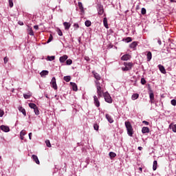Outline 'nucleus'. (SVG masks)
<instances>
[{
    "label": "nucleus",
    "instance_id": "e433bc0d",
    "mask_svg": "<svg viewBox=\"0 0 176 176\" xmlns=\"http://www.w3.org/2000/svg\"><path fill=\"white\" fill-rule=\"evenodd\" d=\"M52 41H53V36L50 35L49 37V39L47 41V43H50V42H52Z\"/></svg>",
    "mask_w": 176,
    "mask_h": 176
},
{
    "label": "nucleus",
    "instance_id": "bb28decb",
    "mask_svg": "<svg viewBox=\"0 0 176 176\" xmlns=\"http://www.w3.org/2000/svg\"><path fill=\"white\" fill-rule=\"evenodd\" d=\"M63 80L66 82H69L71 80V76H65L63 77Z\"/></svg>",
    "mask_w": 176,
    "mask_h": 176
},
{
    "label": "nucleus",
    "instance_id": "f03ea898",
    "mask_svg": "<svg viewBox=\"0 0 176 176\" xmlns=\"http://www.w3.org/2000/svg\"><path fill=\"white\" fill-rule=\"evenodd\" d=\"M125 127L126 129L127 134L129 137H133V134H134V131L133 129V126H131V123L129 121L125 122Z\"/></svg>",
    "mask_w": 176,
    "mask_h": 176
},
{
    "label": "nucleus",
    "instance_id": "393cba45",
    "mask_svg": "<svg viewBox=\"0 0 176 176\" xmlns=\"http://www.w3.org/2000/svg\"><path fill=\"white\" fill-rule=\"evenodd\" d=\"M140 97V95L138 94H133L131 96V99L133 101H135V100H137Z\"/></svg>",
    "mask_w": 176,
    "mask_h": 176
},
{
    "label": "nucleus",
    "instance_id": "423d86ee",
    "mask_svg": "<svg viewBox=\"0 0 176 176\" xmlns=\"http://www.w3.org/2000/svg\"><path fill=\"white\" fill-rule=\"evenodd\" d=\"M133 63L129 62L127 64V67H122V71H130L133 68Z\"/></svg>",
    "mask_w": 176,
    "mask_h": 176
},
{
    "label": "nucleus",
    "instance_id": "4468645a",
    "mask_svg": "<svg viewBox=\"0 0 176 176\" xmlns=\"http://www.w3.org/2000/svg\"><path fill=\"white\" fill-rule=\"evenodd\" d=\"M78 8L81 13L83 14L85 13V8H83V4H82V2H78Z\"/></svg>",
    "mask_w": 176,
    "mask_h": 176
},
{
    "label": "nucleus",
    "instance_id": "f704fd0d",
    "mask_svg": "<svg viewBox=\"0 0 176 176\" xmlns=\"http://www.w3.org/2000/svg\"><path fill=\"white\" fill-rule=\"evenodd\" d=\"M72 64V60L71 59H67L66 60V65H71Z\"/></svg>",
    "mask_w": 176,
    "mask_h": 176
},
{
    "label": "nucleus",
    "instance_id": "13d9d810",
    "mask_svg": "<svg viewBox=\"0 0 176 176\" xmlns=\"http://www.w3.org/2000/svg\"><path fill=\"white\" fill-rule=\"evenodd\" d=\"M138 149L139 151H142V146H139V147L138 148Z\"/></svg>",
    "mask_w": 176,
    "mask_h": 176
},
{
    "label": "nucleus",
    "instance_id": "6e6d98bb",
    "mask_svg": "<svg viewBox=\"0 0 176 176\" xmlns=\"http://www.w3.org/2000/svg\"><path fill=\"white\" fill-rule=\"evenodd\" d=\"M139 170H140V174H141V173H142V168L140 167V168H139Z\"/></svg>",
    "mask_w": 176,
    "mask_h": 176
},
{
    "label": "nucleus",
    "instance_id": "bf43d9fd",
    "mask_svg": "<svg viewBox=\"0 0 176 176\" xmlns=\"http://www.w3.org/2000/svg\"><path fill=\"white\" fill-rule=\"evenodd\" d=\"M85 60H86L87 61H89V60H90V58H89V57H85Z\"/></svg>",
    "mask_w": 176,
    "mask_h": 176
},
{
    "label": "nucleus",
    "instance_id": "c03bdc74",
    "mask_svg": "<svg viewBox=\"0 0 176 176\" xmlns=\"http://www.w3.org/2000/svg\"><path fill=\"white\" fill-rule=\"evenodd\" d=\"M141 83L142 85H145V83H146V80H145V78H141Z\"/></svg>",
    "mask_w": 176,
    "mask_h": 176
},
{
    "label": "nucleus",
    "instance_id": "a19ab883",
    "mask_svg": "<svg viewBox=\"0 0 176 176\" xmlns=\"http://www.w3.org/2000/svg\"><path fill=\"white\" fill-rule=\"evenodd\" d=\"M57 32H58V35H59V36H63V32L61 31V30L58 29Z\"/></svg>",
    "mask_w": 176,
    "mask_h": 176
},
{
    "label": "nucleus",
    "instance_id": "1a4fd4ad",
    "mask_svg": "<svg viewBox=\"0 0 176 176\" xmlns=\"http://www.w3.org/2000/svg\"><path fill=\"white\" fill-rule=\"evenodd\" d=\"M0 129L5 133H9V131H10V129L9 128V126L5 125H1L0 126Z\"/></svg>",
    "mask_w": 176,
    "mask_h": 176
},
{
    "label": "nucleus",
    "instance_id": "c9c22d12",
    "mask_svg": "<svg viewBox=\"0 0 176 176\" xmlns=\"http://www.w3.org/2000/svg\"><path fill=\"white\" fill-rule=\"evenodd\" d=\"M142 14H146V9L145 8H142L141 10Z\"/></svg>",
    "mask_w": 176,
    "mask_h": 176
},
{
    "label": "nucleus",
    "instance_id": "603ef678",
    "mask_svg": "<svg viewBox=\"0 0 176 176\" xmlns=\"http://www.w3.org/2000/svg\"><path fill=\"white\" fill-rule=\"evenodd\" d=\"M157 43L158 45H162V40H160L159 38H157Z\"/></svg>",
    "mask_w": 176,
    "mask_h": 176
},
{
    "label": "nucleus",
    "instance_id": "052dcab7",
    "mask_svg": "<svg viewBox=\"0 0 176 176\" xmlns=\"http://www.w3.org/2000/svg\"><path fill=\"white\" fill-rule=\"evenodd\" d=\"M21 140H24V136L21 135Z\"/></svg>",
    "mask_w": 176,
    "mask_h": 176
},
{
    "label": "nucleus",
    "instance_id": "9d476101",
    "mask_svg": "<svg viewBox=\"0 0 176 176\" xmlns=\"http://www.w3.org/2000/svg\"><path fill=\"white\" fill-rule=\"evenodd\" d=\"M146 58H147V61H151V60H152V52H151V51H147L146 52Z\"/></svg>",
    "mask_w": 176,
    "mask_h": 176
},
{
    "label": "nucleus",
    "instance_id": "7c9ffc66",
    "mask_svg": "<svg viewBox=\"0 0 176 176\" xmlns=\"http://www.w3.org/2000/svg\"><path fill=\"white\" fill-rule=\"evenodd\" d=\"M33 109L35 115H39L40 112H39V109H38V106Z\"/></svg>",
    "mask_w": 176,
    "mask_h": 176
},
{
    "label": "nucleus",
    "instance_id": "aec40b11",
    "mask_svg": "<svg viewBox=\"0 0 176 176\" xmlns=\"http://www.w3.org/2000/svg\"><path fill=\"white\" fill-rule=\"evenodd\" d=\"M142 133L143 134H146V133H149V128L148 126H144L142 129Z\"/></svg>",
    "mask_w": 176,
    "mask_h": 176
},
{
    "label": "nucleus",
    "instance_id": "c85d7f7f",
    "mask_svg": "<svg viewBox=\"0 0 176 176\" xmlns=\"http://www.w3.org/2000/svg\"><path fill=\"white\" fill-rule=\"evenodd\" d=\"M109 157H111V159L113 158V157H116V153H115L114 152H110L109 153Z\"/></svg>",
    "mask_w": 176,
    "mask_h": 176
},
{
    "label": "nucleus",
    "instance_id": "de8ad7c7",
    "mask_svg": "<svg viewBox=\"0 0 176 176\" xmlns=\"http://www.w3.org/2000/svg\"><path fill=\"white\" fill-rule=\"evenodd\" d=\"M143 124H145L146 126H149V122L148 121L144 120L142 121Z\"/></svg>",
    "mask_w": 176,
    "mask_h": 176
},
{
    "label": "nucleus",
    "instance_id": "0eeeda50",
    "mask_svg": "<svg viewBox=\"0 0 176 176\" xmlns=\"http://www.w3.org/2000/svg\"><path fill=\"white\" fill-rule=\"evenodd\" d=\"M92 74L95 78V79H96V82H98V80H100V79H101V76H100V74H98V73L96 72H92ZM96 86H97V82L96 83Z\"/></svg>",
    "mask_w": 176,
    "mask_h": 176
},
{
    "label": "nucleus",
    "instance_id": "f8f14e48",
    "mask_svg": "<svg viewBox=\"0 0 176 176\" xmlns=\"http://www.w3.org/2000/svg\"><path fill=\"white\" fill-rule=\"evenodd\" d=\"M158 68L162 74H166V69L162 65H158Z\"/></svg>",
    "mask_w": 176,
    "mask_h": 176
},
{
    "label": "nucleus",
    "instance_id": "09e8293b",
    "mask_svg": "<svg viewBox=\"0 0 176 176\" xmlns=\"http://www.w3.org/2000/svg\"><path fill=\"white\" fill-rule=\"evenodd\" d=\"M29 34L31 35V36H34V31H32V30H30Z\"/></svg>",
    "mask_w": 176,
    "mask_h": 176
},
{
    "label": "nucleus",
    "instance_id": "9b49d317",
    "mask_svg": "<svg viewBox=\"0 0 176 176\" xmlns=\"http://www.w3.org/2000/svg\"><path fill=\"white\" fill-rule=\"evenodd\" d=\"M67 60H68V56L67 55H63V56H60L59 58V61L61 63H64L65 61H67Z\"/></svg>",
    "mask_w": 176,
    "mask_h": 176
},
{
    "label": "nucleus",
    "instance_id": "72a5a7b5",
    "mask_svg": "<svg viewBox=\"0 0 176 176\" xmlns=\"http://www.w3.org/2000/svg\"><path fill=\"white\" fill-rule=\"evenodd\" d=\"M54 58H56V56H47V59L49 61H53V60H54Z\"/></svg>",
    "mask_w": 176,
    "mask_h": 176
},
{
    "label": "nucleus",
    "instance_id": "dca6fc26",
    "mask_svg": "<svg viewBox=\"0 0 176 176\" xmlns=\"http://www.w3.org/2000/svg\"><path fill=\"white\" fill-rule=\"evenodd\" d=\"M70 85L72 87L74 91H78V85L76 83L71 82Z\"/></svg>",
    "mask_w": 176,
    "mask_h": 176
},
{
    "label": "nucleus",
    "instance_id": "680f3d73",
    "mask_svg": "<svg viewBox=\"0 0 176 176\" xmlns=\"http://www.w3.org/2000/svg\"><path fill=\"white\" fill-rule=\"evenodd\" d=\"M150 102H151V104H153V100H150Z\"/></svg>",
    "mask_w": 176,
    "mask_h": 176
},
{
    "label": "nucleus",
    "instance_id": "7ed1b4c3",
    "mask_svg": "<svg viewBox=\"0 0 176 176\" xmlns=\"http://www.w3.org/2000/svg\"><path fill=\"white\" fill-rule=\"evenodd\" d=\"M96 9L98 10V14L99 16H102V14H104V6L101 5V3H97Z\"/></svg>",
    "mask_w": 176,
    "mask_h": 176
},
{
    "label": "nucleus",
    "instance_id": "864d4df0",
    "mask_svg": "<svg viewBox=\"0 0 176 176\" xmlns=\"http://www.w3.org/2000/svg\"><path fill=\"white\" fill-rule=\"evenodd\" d=\"M32 133H29V140H32Z\"/></svg>",
    "mask_w": 176,
    "mask_h": 176
},
{
    "label": "nucleus",
    "instance_id": "c756f323",
    "mask_svg": "<svg viewBox=\"0 0 176 176\" xmlns=\"http://www.w3.org/2000/svg\"><path fill=\"white\" fill-rule=\"evenodd\" d=\"M149 97L151 101H153L155 100V95L153 94V92L149 94Z\"/></svg>",
    "mask_w": 176,
    "mask_h": 176
},
{
    "label": "nucleus",
    "instance_id": "49530a36",
    "mask_svg": "<svg viewBox=\"0 0 176 176\" xmlns=\"http://www.w3.org/2000/svg\"><path fill=\"white\" fill-rule=\"evenodd\" d=\"M126 41V43H129V42H131V41L133 40L131 39V37H127Z\"/></svg>",
    "mask_w": 176,
    "mask_h": 176
},
{
    "label": "nucleus",
    "instance_id": "39448f33",
    "mask_svg": "<svg viewBox=\"0 0 176 176\" xmlns=\"http://www.w3.org/2000/svg\"><path fill=\"white\" fill-rule=\"evenodd\" d=\"M94 104L96 107V108H100V100H98V98L97 96H94Z\"/></svg>",
    "mask_w": 176,
    "mask_h": 176
},
{
    "label": "nucleus",
    "instance_id": "2f4dec72",
    "mask_svg": "<svg viewBox=\"0 0 176 176\" xmlns=\"http://www.w3.org/2000/svg\"><path fill=\"white\" fill-rule=\"evenodd\" d=\"M45 144L48 148H52V144H50V140H45Z\"/></svg>",
    "mask_w": 176,
    "mask_h": 176
},
{
    "label": "nucleus",
    "instance_id": "ddd939ff",
    "mask_svg": "<svg viewBox=\"0 0 176 176\" xmlns=\"http://www.w3.org/2000/svg\"><path fill=\"white\" fill-rule=\"evenodd\" d=\"M106 119L108 120L109 123H113V118L109 114H106L105 115Z\"/></svg>",
    "mask_w": 176,
    "mask_h": 176
},
{
    "label": "nucleus",
    "instance_id": "4c0bfd02",
    "mask_svg": "<svg viewBox=\"0 0 176 176\" xmlns=\"http://www.w3.org/2000/svg\"><path fill=\"white\" fill-rule=\"evenodd\" d=\"M170 104L171 105H173V107H176V100L175 99L172 100Z\"/></svg>",
    "mask_w": 176,
    "mask_h": 176
},
{
    "label": "nucleus",
    "instance_id": "5fc2aeb1",
    "mask_svg": "<svg viewBox=\"0 0 176 176\" xmlns=\"http://www.w3.org/2000/svg\"><path fill=\"white\" fill-rule=\"evenodd\" d=\"M34 30H39V26L36 25L34 26Z\"/></svg>",
    "mask_w": 176,
    "mask_h": 176
},
{
    "label": "nucleus",
    "instance_id": "473e14b6",
    "mask_svg": "<svg viewBox=\"0 0 176 176\" xmlns=\"http://www.w3.org/2000/svg\"><path fill=\"white\" fill-rule=\"evenodd\" d=\"M85 24L86 27H90V25H91V21H86L85 22Z\"/></svg>",
    "mask_w": 176,
    "mask_h": 176
},
{
    "label": "nucleus",
    "instance_id": "6e6552de",
    "mask_svg": "<svg viewBox=\"0 0 176 176\" xmlns=\"http://www.w3.org/2000/svg\"><path fill=\"white\" fill-rule=\"evenodd\" d=\"M130 58H131V56L129 54H124V56H122L121 57V60L122 61H129V60H130Z\"/></svg>",
    "mask_w": 176,
    "mask_h": 176
},
{
    "label": "nucleus",
    "instance_id": "8fccbe9b",
    "mask_svg": "<svg viewBox=\"0 0 176 176\" xmlns=\"http://www.w3.org/2000/svg\"><path fill=\"white\" fill-rule=\"evenodd\" d=\"M74 27H75V28H76V30H78V28H79V24H78V23H74Z\"/></svg>",
    "mask_w": 176,
    "mask_h": 176
},
{
    "label": "nucleus",
    "instance_id": "f257e3e1",
    "mask_svg": "<svg viewBox=\"0 0 176 176\" xmlns=\"http://www.w3.org/2000/svg\"><path fill=\"white\" fill-rule=\"evenodd\" d=\"M96 88L98 98H101V97H102L103 96L106 102H108L109 104H112V98L111 97V95H109L108 92L104 93L100 82H96Z\"/></svg>",
    "mask_w": 176,
    "mask_h": 176
},
{
    "label": "nucleus",
    "instance_id": "69168bd1",
    "mask_svg": "<svg viewBox=\"0 0 176 176\" xmlns=\"http://www.w3.org/2000/svg\"><path fill=\"white\" fill-rule=\"evenodd\" d=\"M0 159H1V157H0Z\"/></svg>",
    "mask_w": 176,
    "mask_h": 176
},
{
    "label": "nucleus",
    "instance_id": "4d7b16f0",
    "mask_svg": "<svg viewBox=\"0 0 176 176\" xmlns=\"http://www.w3.org/2000/svg\"><path fill=\"white\" fill-rule=\"evenodd\" d=\"M128 64H129V63H124V67H127V65H128Z\"/></svg>",
    "mask_w": 176,
    "mask_h": 176
},
{
    "label": "nucleus",
    "instance_id": "cd10ccee",
    "mask_svg": "<svg viewBox=\"0 0 176 176\" xmlns=\"http://www.w3.org/2000/svg\"><path fill=\"white\" fill-rule=\"evenodd\" d=\"M29 107L30 108H31L32 109H35V108L37 107L36 104H35V103H29Z\"/></svg>",
    "mask_w": 176,
    "mask_h": 176
},
{
    "label": "nucleus",
    "instance_id": "f3484780",
    "mask_svg": "<svg viewBox=\"0 0 176 176\" xmlns=\"http://www.w3.org/2000/svg\"><path fill=\"white\" fill-rule=\"evenodd\" d=\"M32 157L33 159V161L35 162L36 164H40L39 159H38V156H36V155H32Z\"/></svg>",
    "mask_w": 176,
    "mask_h": 176
},
{
    "label": "nucleus",
    "instance_id": "79ce46f5",
    "mask_svg": "<svg viewBox=\"0 0 176 176\" xmlns=\"http://www.w3.org/2000/svg\"><path fill=\"white\" fill-rule=\"evenodd\" d=\"M3 61H4V64H7V63H8V61H9V58H8V56H6V57L3 58Z\"/></svg>",
    "mask_w": 176,
    "mask_h": 176
},
{
    "label": "nucleus",
    "instance_id": "4be33fe9",
    "mask_svg": "<svg viewBox=\"0 0 176 176\" xmlns=\"http://www.w3.org/2000/svg\"><path fill=\"white\" fill-rule=\"evenodd\" d=\"M103 24L105 28H109V27L108 26V19H107V17H104L103 19Z\"/></svg>",
    "mask_w": 176,
    "mask_h": 176
},
{
    "label": "nucleus",
    "instance_id": "ea45409f",
    "mask_svg": "<svg viewBox=\"0 0 176 176\" xmlns=\"http://www.w3.org/2000/svg\"><path fill=\"white\" fill-rule=\"evenodd\" d=\"M3 115H5V111H3V110H2V109H0V118H2V116H3Z\"/></svg>",
    "mask_w": 176,
    "mask_h": 176
},
{
    "label": "nucleus",
    "instance_id": "58836bf2",
    "mask_svg": "<svg viewBox=\"0 0 176 176\" xmlns=\"http://www.w3.org/2000/svg\"><path fill=\"white\" fill-rule=\"evenodd\" d=\"M94 130H96V131H98V129H99L98 124H94Z\"/></svg>",
    "mask_w": 176,
    "mask_h": 176
},
{
    "label": "nucleus",
    "instance_id": "b1692460",
    "mask_svg": "<svg viewBox=\"0 0 176 176\" xmlns=\"http://www.w3.org/2000/svg\"><path fill=\"white\" fill-rule=\"evenodd\" d=\"M31 96H32V94H31V92H29L28 94H23V97L25 100H28V98H30Z\"/></svg>",
    "mask_w": 176,
    "mask_h": 176
},
{
    "label": "nucleus",
    "instance_id": "a878e982",
    "mask_svg": "<svg viewBox=\"0 0 176 176\" xmlns=\"http://www.w3.org/2000/svg\"><path fill=\"white\" fill-rule=\"evenodd\" d=\"M157 168V161L155 160L153 162V171H156Z\"/></svg>",
    "mask_w": 176,
    "mask_h": 176
},
{
    "label": "nucleus",
    "instance_id": "a18cd8bd",
    "mask_svg": "<svg viewBox=\"0 0 176 176\" xmlns=\"http://www.w3.org/2000/svg\"><path fill=\"white\" fill-rule=\"evenodd\" d=\"M25 130H22L21 131V133H20V135H21H21L22 136H24V135H25Z\"/></svg>",
    "mask_w": 176,
    "mask_h": 176
},
{
    "label": "nucleus",
    "instance_id": "20e7f679",
    "mask_svg": "<svg viewBox=\"0 0 176 176\" xmlns=\"http://www.w3.org/2000/svg\"><path fill=\"white\" fill-rule=\"evenodd\" d=\"M51 87L54 89L57 90V83L56 82V77H53L50 82Z\"/></svg>",
    "mask_w": 176,
    "mask_h": 176
},
{
    "label": "nucleus",
    "instance_id": "5701e85b",
    "mask_svg": "<svg viewBox=\"0 0 176 176\" xmlns=\"http://www.w3.org/2000/svg\"><path fill=\"white\" fill-rule=\"evenodd\" d=\"M169 129H170L172 131H173V133H176V124L174 125L173 124H170L169 125Z\"/></svg>",
    "mask_w": 176,
    "mask_h": 176
},
{
    "label": "nucleus",
    "instance_id": "a211bd4d",
    "mask_svg": "<svg viewBox=\"0 0 176 176\" xmlns=\"http://www.w3.org/2000/svg\"><path fill=\"white\" fill-rule=\"evenodd\" d=\"M63 25L65 27V30H68L69 28H71V23L68 22H64Z\"/></svg>",
    "mask_w": 176,
    "mask_h": 176
},
{
    "label": "nucleus",
    "instance_id": "0e129e2a",
    "mask_svg": "<svg viewBox=\"0 0 176 176\" xmlns=\"http://www.w3.org/2000/svg\"><path fill=\"white\" fill-rule=\"evenodd\" d=\"M170 2H176L175 0H170Z\"/></svg>",
    "mask_w": 176,
    "mask_h": 176
},
{
    "label": "nucleus",
    "instance_id": "3c124183",
    "mask_svg": "<svg viewBox=\"0 0 176 176\" xmlns=\"http://www.w3.org/2000/svg\"><path fill=\"white\" fill-rule=\"evenodd\" d=\"M18 24H19V25H24V23H23V21H19L18 22Z\"/></svg>",
    "mask_w": 176,
    "mask_h": 176
},
{
    "label": "nucleus",
    "instance_id": "412c9836",
    "mask_svg": "<svg viewBox=\"0 0 176 176\" xmlns=\"http://www.w3.org/2000/svg\"><path fill=\"white\" fill-rule=\"evenodd\" d=\"M19 111L20 112H21V113H23V116H27V113L25 111V109L21 107L19 108Z\"/></svg>",
    "mask_w": 176,
    "mask_h": 176
},
{
    "label": "nucleus",
    "instance_id": "2eb2a0df",
    "mask_svg": "<svg viewBox=\"0 0 176 176\" xmlns=\"http://www.w3.org/2000/svg\"><path fill=\"white\" fill-rule=\"evenodd\" d=\"M138 45V43H137L136 41H133L132 43L130 44L129 47H131V49H133V50H135Z\"/></svg>",
    "mask_w": 176,
    "mask_h": 176
},
{
    "label": "nucleus",
    "instance_id": "e2e57ef3",
    "mask_svg": "<svg viewBox=\"0 0 176 176\" xmlns=\"http://www.w3.org/2000/svg\"><path fill=\"white\" fill-rule=\"evenodd\" d=\"M45 96L46 97V98H49V96H47V94H45Z\"/></svg>",
    "mask_w": 176,
    "mask_h": 176
},
{
    "label": "nucleus",
    "instance_id": "6ab92c4d",
    "mask_svg": "<svg viewBox=\"0 0 176 176\" xmlns=\"http://www.w3.org/2000/svg\"><path fill=\"white\" fill-rule=\"evenodd\" d=\"M40 75L42 78H43V76H46L47 75H49V71L47 70H43L41 73Z\"/></svg>",
    "mask_w": 176,
    "mask_h": 176
},
{
    "label": "nucleus",
    "instance_id": "37998d69",
    "mask_svg": "<svg viewBox=\"0 0 176 176\" xmlns=\"http://www.w3.org/2000/svg\"><path fill=\"white\" fill-rule=\"evenodd\" d=\"M10 8H13V0H9Z\"/></svg>",
    "mask_w": 176,
    "mask_h": 176
}]
</instances>
